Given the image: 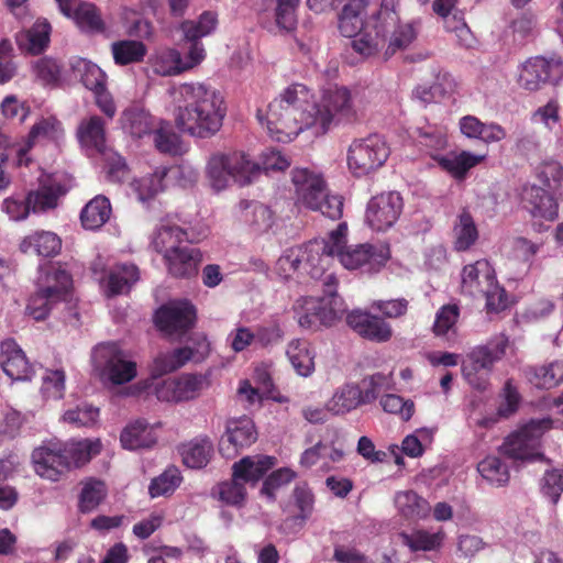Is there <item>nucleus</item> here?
I'll use <instances>...</instances> for the list:
<instances>
[{
  "label": "nucleus",
  "instance_id": "obj_40",
  "mask_svg": "<svg viewBox=\"0 0 563 563\" xmlns=\"http://www.w3.org/2000/svg\"><path fill=\"white\" fill-rule=\"evenodd\" d=\"M399 536L402 544L408 547L411 552L439 550L444 540V533L441 530L430 532L424 529H416L411 532H401Z\"/></svg>",
  "mask_w": 563,
  "mask_h": 563
},
{
  "label": "nucleus",
  "instance_id": "obj_31",
  "mask_svg": "<svg viewBox=\"0 0 563 563\" xmlns=\"http://www.w3.org/2000/svg\"><path fill=\"white\" fill-rule=\"evenodd\" d=\"M178 450L187 467L199 470L209 463L213 454V443L209 437L201 435L181 444Z\"/></svg>",
  "mask_w": 563,
  "mask_h": 563
},
{
  "label": "nucleus",
  "instance_id": "obj_1",
  "mask_svg": "<svg viewBox=\"0 0 563 563\" xmlns=\"http://www.w3.org/2000/svg\"><path fill=\"white\" fill-rule=\"evenodd\" d=\"M184 104L177 107L176 126L196 137H210L222 126L227 104L221 91L203 84H183L177 89Z\"/></svg>",
  "mask_w": 563,
  "mask_h": 563
},
{
  "label": "nucleus",
  "instance_id": "obj_51",
  "mask_svg": "<svg viewBox=\"0 0 563 563\" xmlns=\"http://www.w3.org/2000/svg\"><path fill=\"white\" fill-rule=\"evenodd\" d=\"M217 14L206 11L200 14L197 21H185L181 23V31L188 41H198L199 38L211 34L217 27Z\"/></svg>",
  "mask_w": 563,
  "mask_h": 563
},
{
  "label": "nucleus",
  "instance_id": "obj_12",
  "mask_svg": "<svg viewBox=\"0 0 563 563\" xmlns=\"http://www.w3.org/2000/svg\"><path fill=\"white\" fill-rule=\"evenodd\" d=\"M169 180H175L180 187H186L197 180V173L192 168L183 165L161 166L152 174L136 180L133 186L139 199L146 201L165 190Z\"/></svg>",
  "mask_w": 563,
  "mask_h": 563
},
{
  "label": "nucleus",
  "instance_id": "obj_38",
  "mask_svg": "<svg viewBox=\"0 0 563 563\" xmlns=\"http://www.w3.org/2000/svg\"><path fill=\"white\" fill-rule=\"evenodd\" d=\"M395 505L399 514L407 519H423L431 511L429 501L413 490L398 492Z\"/></svg>",
  "mask_w": 563,
  "mask_h": 563
},
{
  "label": "nucleus",
  "instance_id": "obj_52",
  "mask_svg": "<svg viewBox=\"0 0 563 563\" xmlns=\"http://www.w3.org/2000/svg\"><path fill=\"white\" fill-rule=\"evenodd\" d=\"M181 475L177 467H167L159 476L152 479L148 493L152 498L173 494L181 483Z\"/></svg>",
  "mask_w": 563,
  "mask_h": 563
},
{
  "label": "nucleus",
  "instance_id": "obj_29",
  "mask_svg": "<svg viewBox=\"0 0 563 563\" xmlns=\"http://www.w3.org/2000/svg\"><path fill=\"white\" fill-rule=\"evenodd\" d=\"M155 427H161V422L150 426L145 420L139 419L128 424L120 435L122 446L128 450L153 446L157 441Z\"/></svg>",
  "mask_w": 563,
  "mask_h": 563
},
{
  "label": "nucleus",
  "instance_id": "obj_2",
  "mask_svg": "<svg viewBox=\"0 0 563 563\" xmlns=\"http://www.w3.org/2000/svg\"><path fill=\"white\" fill-rule=\"evenodd\" d=\"M291 183L295 187L297 203L324 217L338 220L343 214L344 199L331 195L322 174L309 168H294Z\"/></svg>",
  "mask_w": 563,
  "mask_h": 563
},
{
  "label": "nucleus",
  "instance_id": "obj_17",
  "mask_svg": "<svg viewBox=\"0 0 563 563\" xmlns=\"http://www.w3.org/2000/svg\"><path fill=\"white\" fill-rule=\"evenodd\" d=\"M256 440L257 431L251 418L246 416L232 418L227 422L225 434L219 443V451L222 456L232 459Z\"/></svg>",
  "mask_w": 563,
  "mask_h": 563
},
{
  "label": "nucleus",
  "instance_id": "obj_11",
  "mask_svg": "<svg viewBox=\"0 0 563 563\" xmlns=\"http://www.w3.org/2000/svg\"><path fill=\"white\" fill-rule=\"evenodd\" d=\"M95 362L101 376L113 385H123L137 375L136 363L117 343H106L95 351Z\"/></svg>",
  "mask_w": 563,
  "mask_h": 563
},
{
  "label": "nucleus",
  "instance_id": "obj_23",
  "mask_svg": "<svg viewBox=\"0 0 563 563\" xmlns=\"http://www.w3.org/2000/svg\"><path fill=\"white\" fill-rule=\"evenodd\" d=\"M0 366L12 380H29L33 375V368L24 352L13 340L1 343Z\"/></svg>",
  "mask_w": 563,
  "mask_h": 563
},
{
  "label": "nucleus",
  "instance_id": "obj_22",
  "mask_svg": "<svg viewBox=\"0 0 563 563\" xmlns=\"http://www.w3.org/2000/svg\"><path fill=\"white\" fill-rule=\"evenodd\" d=\"M346 323L360 336L374 342H387L393 335V330L386 321L366 311H351L346 316Z\"/></svg>",
  "mask_w": 563,
  "mask_h": 563
},
{
  "label": "nucleus",
  "instance_id": "obj_50",
  "mask_svg": "<svg viewBox=\"0 0 563 563\" xmlns=\"http://www.w3.org/2000/svg\"><path fill=\"white\" fill-rule=\"evenodd\" d=\"M145 54L146 47L140 41L126 40L112 44V55L114 62L120 66L137 63L143 59Z\"/></svg>",
  "mask_w": 563,
  "mask_h": 563
},
{
  "label": "nucleus",
  "instance_id": "obj_14",
  "mask_svg": "<svg viewBox=\"0 0 563 563\" xmlns=\"http://www.w3.org/2000/svg\"><path fill=\"white\" fill-rule=\"evenodd\" d=\"M207 228L180 227L166 219L155 229L152 236L153 249L163 256L181 247L184 242L195 244L208 236Z\"/></svg>",
  "mask_w": 563,
  "mask_h": 563
},
{
  "label": "nucleus",
  "instance_id": "obj_64",
  "mask_svg": "<svg viewBox=\"0 0 563 563\" xmlns=\"http://www.w3.org/2000/svg\"><path fill=\"white\" fill-rule=\"evenodd\" d=\"M541 492L553 504H556L563 493V470L547 471L541 481Z\"/></svg>",
  "mask_w": 563,
  "mask_h": 563
},
{
  "label": "nucleus",
  "instance_id": "obj_43",
  "mask_svg": "<svg viewBox=\"0 0 563 563\" xmlns=\"http://www.w3.org/2000/svg\"><path fill=\"white\" fill-rule=\"evenodd\" d=\"M388 31L376 24L373 30L368 25L354 35L352 42L353 48L361 55L369 56L377 52L384 45Z\"/></svg>",
  "mask_w": 563,
  "mask_h": 563
},
{
  "label": "nucleus",
  "instance_id": "obj_37",
  "mask_svg": "<svg viewBox=\"0 0 563 563\" xmlns=\"http://www.w3.org/2000/svg\"><path fill=\"white\" fill-rule=\"evenodd\" d=\"M361 388L356 384H344L338 387L328 400L327 408L332 415H345L361 405Z\"/></svg>",
  "mask_w": 563,
  "mask_h": 563
},
{
  "label": "nucleus",
  "instance_id": "obj_6",
  "mask_svg": "<svg viewBox=\"0 0 563 563\" xmlns=\"http://www.w3.org/2000/svg\"><path fill=\"white\" fill-rule=\"evenodd\" d=\"M538 176L543 187L532 185L523 188L521 195L523 208L533 218L553 221L558 218V202L545 188L555 189L562 185L563 169L558 164L545 165Z\"/></svg>",
  "mask_w": 563,
  "mask_h": 563
},
{
  "label": "nucleus",
  "instance_id": "obj_18",
  "mask_svg": "<svg viewBox=\"0 0 563 563\" xmlns=\"http://www.w3.org/2000/svg\"><path fill=\"white\" fill-rule=\"evenodd\" d=\"M36 287L48 297L66 301L73 289V276L66 263H48L40 267Z\"/></svg>",
  "mask_w": 563,
  "mask_h": 563
},
{
  "label": "nucleus",
  "instance_id": "obj_56",
  "mask_svg": "<svg viewBox=\"0 0 563 563\" xmlns=\"http://www.w3.org/2000/svg\"><path fill=\"white\" fill-rule=\"evenodd\" d=\"M153 141L161 153L177 155L180 152L179 136L168 124H161L154 130Z\"/></svg>",
  "mask_w": 563,
  "mask_h": 563
},
{
  "label": "nucleus",
  "instance_id": "obj_30",
  "mask_svg": "<svg viewBox=\"0 0 563 563\" xmlns=\"http://www.w3.org/2000/svg\"><path fill=\"white\" fill-rule=\"evenodd\" d=\"M19 247L25 254L34 252L40 256L52 257L60 252L62 239L52 231H35L25 236Z\"/></svg>",
  "mask_w": 563,
  "mask_h": 563
},
{
  "label": "nucleus",
  "instance_id": "obj_8",
  "mask_svg": "<svg viewBox=\"0 0 563 563\" xmlns=\"http://www.w3.org/2000/svg\"><path fill=\"white\" fill-rule=\"evenodd\" d=\"M389 156V147L378 134L355 139L347 148V167L354 177L367 176L380 168Z\"/></svg>",
  "mask_w": 563,
  "mask_h": 563
},
{
  "label": "nucleus",
  "instance_id": "obj_25",
  "mask_svg": "<svg viewBox=\"0 0 563 563\" xmlns=\"http://www.w3.org/2000/svg\"><path fill=\"white\" fill-rule=\"evenodd\" d=\"M64 15L71 18L78 26L88 32H102L103 22L97 8L79 0H56Z\"/></svg>",
  "mask_w": 563,
  "mask_h": 563
},
{
  "label": "nucleus",
  "instance_id": "obj_34",
  "mask_svg": "<svg viewBox=\"0 0 563 563\" xmlns=\"http://www.w3.org/2000/svg\"><path fill=\"white\" fill-rule=\"evenodd\" d=\"M112 207L110 200L103 195H97L89 200L80 212V221L87 230H98L110 219Z\"/></svg>",
  "mask_w": 563,
  "mask_h": 563
},
{
  "label": "nucleus",
  "instance_id": "obj_28",
  "mask_svg": "<svg viewBox=\"0 0 563 563\" xmlns=\"http://www.w3.org/2000/svg\"><path fill=\"white\" fill-rule=\"evenodd\" d=\"M139 279V269L135 265H120L110 269L99 278L101 286L108 297L122 295L130 290L131 286Z\"/></svg>",
  "mask_w": 563,
  "mask_h": 563
},
{
  "label": "nucleus",
  "instance_id": "obj_41",
  "mask_svg": "<svg viewBox=\"0 0 563 563\" xmlns=\"http://www.w3.org/2000/svg\"><path fill=\"white\" fill-rule=\"evenodd\" d=\"M455 82L450 73H437L434 81L430 85H419L415 95L426 103L437 102L454 91Z\"/></svg>",
  "mask_w": 563,
  "mask_h": 563
},
{
  "label": "nucleus",
  "instance_id": "obj_32",
  "mask_svg": "<svg viewBox=\"0 0 563 563\" xmlns=\"http://www.w3.org/2000/svg\"><path fill=\"white\" fill-rule=\"evenodd\" d=\"M99 439H84L78 441H68L62 445L65 460L68 464V472L78 468L90 462L101 451Z\"/></svg>",
  "mask_w": 563,
  "mask_h": 563
},
{
  "label": "nucleus",
  "instance_id": "obj_3",
  "mask_svg": "<svg viewBox=\"0 0 563 563\" xmlns=\"http://www.w3.org/2000/svg\"><path fill=\"white\" fill-rule=\"evenodd\" d=\"M211 187L223 190L231 181L245 186L261 173V166L243 152L214 153L206 167Z\"/></svg>",
  "mask_w": 563,
  "mask_h": 563
},
{
  "label": "nucleus",
  "instance_id": "obj_42",
  "mask_svg": "<svg viewBox=\"0 0 563 563\" xmlns=\"http://www.w3.org/2000/svg\"><path fill=\"white\" fill-rule=\"evenodd\" d=\"M485 156L463 151L454 156H440L438 164L456 179H463L467 172L479 164Z\"/></svg>",
  "mask_w": 563,
  "mask_h": 563
},
{
  "label": "nucleus",
  "instance_id": "obj_63",
  "mask_svg": "<svg viewBox=\"0 0 563 563\" xmlns=\"http://www.w3.org/2000/svg\"><path fill=\"white\" fill-rule=\"evenodd\" d=\"M300 250L297 246L290 247L277 260L275 271L284 279L290 278L295 273H302V263H300Z\"/></svg>",
  "mask_w": 563,
  "mask_h": 563
},
{
  "label": "nucleus",
  "instance_id": "obj_7",
  "mask_svg": "<svg viewBox=\"0 0 563 563\" xmlns=\"http://www.w3.org/2000/svg\"><path fill=\"white\" fill-rule=\"evenodd\" d=\"M316 134H325L333 123H352L357 111L346 87H330L323 91L321 103H316Z\"/></svg>",
  "mask_w": 563,
  "mask_h": 563
},
{
  "label": "nucleus",
  "instance_id": "obj_48",
  "mask_svg": "<svg viewBox=\"0 0 563 563\" xmlns=\"http://www.w3.org/2000/svg\"><path fill=\"white\" fill-rule=\"evenodd\" d=\"M454 247L456 251L468 250L478 239V231L470 212L463 211L454 227Z\"/></svg>",
  "mask_w": 563,
  "mask_h": 563
},
{
  "label": "nucleus",
  "instance_id": "obj_45",
  "mask_svg": "<svg viewBox=\"0 0 563 563\" xmlns=\"http://www.w3.org/2000/svg\"><path fill=\"white\" fill-rule=\"evenodd\" d=\"M63 194L59 185L41 186L36 190H31L26 195L30 209L34 213L45 212L49 209H55L58 203V198Z\"/></svg>",
  "mask_w": 563,
  "mask_h": 563
},
{
  "label": "nucleus",
  "instance_id": "obj_10",
  "mask_svg": "<svg viewBox=\"0 0 563 563\" xmlns=\"http://www.w3.org/2000/svg\"><path fill=\"white\" fill-rule=\"evenodd\" d=\"M299 325L317 331L321 327H331L341 320L345 312L344 302L334 299L327 303L324 298L301 297L292 306Z\"/></svg>",
  "mask_w": 563,
  "mask_h": 563
},
{
  "label": "nucleus",
  "instance_id": "obj_33",
  "mask_svg": "<svg viewBox=\"0 0 563 563\" xmlns=\"http://www.w3.org/2000/svg\"><path fill=\"white\" fill-rule=\"evenodd\" d=\"M77 136L82 146L102 154L106 151V123L102 118L92 115L80 122Z\"/></svg>",
  "mask_w": 563,
  "mask_h": 563
},
{
  "label": "nucleus",
  "instance_id": "obj_57",
  "mask_svg": "<svg viewBox=\"0 0 563 563\" xmlns=\"http://www.w3.org/2000/svg\"><path fill=\"white\" fill-rule=\"evenodd\" d=\"M60 301L48 297L46 292L36 287V291L30 297L26 311L36 321L46 319L51 310Z\"/></svg>",
  "mask_w": 563,
  "mask_h": 563
},
{
  "label": "nucleus",
  "instance_id": "obj_26",
  "mask_svg": "<svg viewBox=\"0 0 563 563\" xmlns=\"http://www.w3.org/2000/svg\"><path fill=\"white\" fill-rule=\"evenodd\" d=\"M168 273L176 278H189L197 274L202 260L199 249L181 246L163 256Z\"/></svg>",
  "mask_w": 563,
  "mask_h": 563
},
{
  "label": "nucleus",
  "instance_id": "obj_36",
  "mask_svg": "<svg viewBox=\"0 0 563 563\" xmlns=\"http://www.w3.org/2000/svg\"><path fill=\"white\" fill-rule=\"evenodd\" d=\"M367 0H347L339 14V30L345 37H353L364 27Z\"/></svg>",
  "mask_w": 563,
  "mask_h": 563
},
{
  "label": "nucleus",
  "instance_id": "obj_55",
  "mask_svg": "<svg viewBox=\"0 0 563 563\" xmlns=\"http://www.w3.org/2000/svg\"><path fill=\"white\" fill-rule=\"evenodd\" d=\"M460 318V307L456 303L442 306L435 313L432 331L435 336H444L450 331L455 332V325Z\"/></svg>",
  "mask_w": 563,
  "mask_h": 563
},
{
  "label": "nucleus",
  "instance_id": "obj_60",
  "mask_svg": "<svg viewBox=\"0 0 563 563\" xmlns=\"http://www.w3.org/2000/svg\"><path fill=\"white\" fill-rule=\"evenodd\" d=\"M51 25L45 20H37L27 31L25 37L29 42L27 49L33 54L41 53L49 42Z\"/></svg>",
  "mask_w": 563,
  "mask_h": 563
},
{
  "label": "nucleus",
  "instance_id": "obj_20",
  "mask_svg": "<svg viewBox=\"0 0 563 563\" xmlns=\"http://www.w3.org/2000/svg\"><path fill=\"white\" fill-rule=\"evenodd\" d=\"M62 445L57 444L43 445L32 452L36 474L53 482L59 481L64 474L68 473Z\"/></svg>",
  "mask_w": 563,
  "mask_h": 563
},
{
  "label": "nucleus",
  "instance_id": "obj_27",
  "mask_svg": "<svg viewBox=\"0 0 563 563\" xmlns=\"http://www.w3.org/2000/svg\"><path fill=\"white\" fill-rule=\"evenodd\" d=\"M275 464L272 456H245L232 466V475L243 483L256 484Z\"/></svg>",
  "mask_w": 563,
  "mask_h": 563
},
{
  "label": "nucleus",
  "instance_id": "obj_19",
  "mask_svg": "<svg viewBox=\"0 0 563 563\" xmlns=\"http://www.w3.org/2000/svg\"><path fill=\"white\" fill-rule=\"evenodd\" d=\"M203 384L202 376L185 374L178 378L166 379L155 387L158 400L167 402H180L196 398Z\"/></svg>",
  "mask_w": 563,
  "mask_h": 563
},
{
  "label": "nucleus",
  "instance_id": "obj_58",
  "mask_svg": "<svg viewBox=\"0 0 563 563\" xmlns=\"http://www.w3.org/2000/svg\"><path fill=\"white\" fill-rule=\"evenodd\" d=\"M380 406L385 412L398 415L404 421L410 420L415 412L412 400H405L395 394H387L380 398Z\"/></svg>",
  "mask_w": 563,
  "mask_h": 563
},
{
  "label": "nucleus",
  "instance_id": "obj_4",
  "mask_svg": "<svg viewBox=\"0 0 563 563\" xmlns=\"http://www.w3.org/2000/svg\"><path fill=\"white\" fill-rule=\"evenodd\" d=\"M390 247L383 243L347 244L345 223L343 243L335 250V257L347 271L372 276L379 273L390 260Z\"/></svg>",
  "mask_w": 563,
  "mask_h": 563
},
{
  "label": "nucleus",
  "instance_id": "obj_15",
  "mask_svg": "<svg viewBox=\"0 0 563 563\" xmlns=\"http://www.w3.org/2000/svg\"><path fill=\"white\" fill-rule=\"evenodd\" d=\"M266 128L273 140L282 143L292 141L300 132L313 128L316 130V118L309 112H299L296 108L289 107L282 111L280 120L274 121L272 117V102L266 112Z\"/></svg>",
  "mask_w": 563,
  "mask_h": 563
},
{
  "label": "nucleus",
  "instance_id": "obj_39",
  "mask_svg": "<svg viewBox=\"0 0 563 563\" xmlns=\"http://www.w3.org/2000/svg\"><path fill=\"white\" fill-rule=\"evenodd\" d=\"M529 382L540 389L556 387L563 382V362L554 361L526 371Z\"/></svg>",
  "mask_w": 563,
  "mask_h": 563
},
{
  "label": "nucleus",
  "instance_id": "obj_5",
  "mask_svg": "<svg viewBox=\"0 0 563 563\" xmlns=\"http://www.w3.org/2000/svg\"><path fill=\"white\" fill-rule=\"evenodd\" d=\"M507 347L508 339L505 335L473 347L462 362V374L465 380L474 389L486 390L494 364L505 356Z\"/></svg>",
  "mask_w": 563,
  "mask_h": 563
},
{
  "label": "nucleus",
  "instance_id": "obj_44",
  "mask_svg": "<svg viewBox=\"0 0 563 563\" xmlns=\"http://www.w3.org/2000/svg\"><path fill=\"white\" fill-rule=\"evenodd\" d=\"M122 121L124 128L134 137H142L145 134L154 133V118L143 109L131 108L123 112Z\"/></svg>",
  "mask_w": 563,
  "mask_h": 563
},
{
  "label": "nucleus",
  "instance_id": "obj_16",
  "mask_svg": "<svg viewBox=\"0 0 563 563\" xmlns=\"http://www.w3.org/2000/svg\"><path fill=\"white\" fill-rule=\"evenodd\" d=\"M402 209L404 200L399 192H383L368 201L365 221L375 231H386L397 222Z\"/></svg>",
  "mask_w": 563,
  "mask_h": 563
},
{
  "label": "nucleus",
  "instance_id": "obj_61",
  "mask_svg": "<svg viewBox=\"0 0 563 563\" xmlns=\"http://www.w3.org/2000/svg\"><path fill=\"white\" fill-rule=\"evenodd\" d=\"M218 493L220 500L231 506H242L246 498L245 486L233 476L231 481L219 484Z\"/></svg>",
  "mask_w": 563,
  "mask_h": 563
},
{
  "label": "nucleus",
  "instance_id": "obj_54",
  "mask_svg": "<svg viewBox=\"0 0 563 563\" xmlns=\"http://www.w3.org/2000/svg\"><path fill=\"white\" fill-rule=\"evenodd\" d=\"M243 219L257 232H265L273 225L272 210L260 202L247 203Z\"/></svg>",
  "mask_w": 563,
  "mask_h": 563
},
{
  "label": "nucleus",
  "instance_id": "obj_24",
  "mask_svg": "<svg viewBox=\"0 0 563 563\" xmlns=\"http://www.w3.org/2000/svg\"><path fill=\"white\" fill-rule=\"evenodd\" d=\"M495 278V269L487 260L467 264L462 269V292L474 298L481 297Z\"/></svg>",
  "mask_w": 563,
  "mask_h": 563
},
{
  "label": "nucleus",
  "instance_id": "obj_13",
  "mask_svg": "<svg viewBox=\"0 0 563 563\" xmlns=\"http://www.w3.org/2000/svg\"><path fill=\"white\" fill-rule=\"evenodd\" d=\"M197 309L189 300H174L161 306L155 314L156 328L167 335H183L195 327Z\"/></svg>",
  "mask_w": 563,
  "mask_h": 563
},
{
  "label": "nucleus",
  "instance_id": "obj_46",
  "mask_svg": "<svg viewBox=\"0 0 563 563\" xmlns=\"http://www.w3.org/2000/svg\"><path fill=\"white\" fill-rule=\"evenodd\" d=\"M287 356L296 369L301 376H309L313 368L314 362L313 356L310 354L309 344L303 340H294L288 344Z\"/></svg>",
  "mask_w": 563,
  "mask_h": 563
},
{
  "label": "nucleus",
  "instance_id": "obj_62",
  "mask_svg": "<svg viewBox=\"0 0 563 563\" xmlns=\"http://www.w3.org/2000/svg\"><path fill=\"white\" fill-rule=\"evenodd\" d=\"M62 131V123L56 118H43L31 128L27 140L34 144L36 140L41 137L56 140Z\"/></svg>",
  "mask_w": 563,
  "mask_h": 563
},
{
  "label": "nucleus",
  "instance_id": "obj_59",
  "mask_svg": "<svg viewBox=\"0 0 563 563\" xmlns=\"http://www.w3.org/2000/svg\"><path fill=\"white\" fill-rule=\"evenodd\" d=\"M63 418L64 421L76 427H90L93 426L99 418V408L84 404L65 411Z\"/></svg>",
  "mask_w": 563,
  "mask_h": 563
},
{
  "label": "nucleus",
  "instance_id": "obj_47",
  "mask_svg": "<svg viewBox=\"0 0 563 563\" xmlns=\"http://www.w3.org/2000/svg\"><path fill=\"white\" fill-rule=\"evenodd\" d=\"M484 479L497 487L505 486L510 478L508 465L498 456H487L477 465Z\"/></svg>",
  "mask_w": 563,
  "mask_h": 563
},
{
  "label": "nucleus",
  "instance_id": "obj_9",
  "mask_svg": "<svg viewBox=\"0 0 563 563\" xmlns=\"http://www.w3.org/2000/svg\"><path fill=\"white\" fill-rule=\"evenodd\" d=\"M345 222H341L332 230L327 239L312 240L303 245L297 246L300 250V263L302 273L313 279H320L327 272V267L335 256V250L343 243Z\"/></svg>",
  "mask_w": 563,
  "mask_h": 563
},
{
  "label": "nucleus",
  "instance_id": "obj_21",
  "mask_svg": "<svg viewBox=\"0 0 563 563\" xmlns=\"http://www.w3.org/2000/svg\"><path fill=\"white\" fill-rule=\"evenodd\" d=\"M289 107L296 108L299 112H309L316 115V102L311 90L302 84L288 86L278 98L272 101V117L275 122L280 120L282 111Z\"/></svg>",
  "mask_w": 563,
  "mask_h": 563
},
{
  "label": "nucleus",
  "instance_id": "obj_49",
  "mask_svg": "<svg viewBox=\"0 0 563 563\" xmlns=\"http://www.w3.org/2000/svg\"><path fill=\"white\" fill-rule=\"evenodd\" d=\"M107 496V488L102 481L89 478L84 483L79 496V510L90 512L96 509Z\"/></svg>",
  "mask_w": 563,
  "mask_h": 563
},
{
  "label": "nucleus",
  "instance_id": "obj_53",
  "mask_svg": "<svg viewBox=\"0 0 563 563\" xmlns=\"http://www.w3.org/2000/svg\"><path fill=\"white\" fill-rule=\"evenodd\" d=\"M418 142L427 148V153L438 162V152L444 150L448 144L446 134L435 126L418 129Z\"/></svg>",
  "mask_w": 563,
  "mask_h": 563
},
{
  "label": "nucleus",
  "instance_id": "obj_35",
  "mask_svg": "<svg viewBox=\"0 0 563 563\" xmlns=\"http://www.w3.org/2000/svg\"><path fill=\"white\" fill-rule=\"evenodd\" d=\"M503 452L514 460L545 461V455L530 442L519 429L509 434L501 446Z\"/></svg>",
  "mask_w": 563,
  "mask_h": 563
}]
</instances>
